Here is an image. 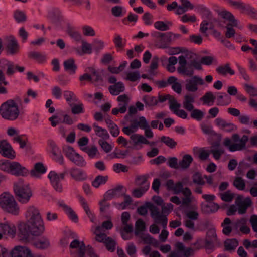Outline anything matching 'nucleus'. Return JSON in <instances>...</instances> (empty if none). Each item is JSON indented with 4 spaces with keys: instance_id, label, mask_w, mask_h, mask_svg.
Segmentation results:
<instances>
[{
    "instance_id": "ea45409f",
    "label": "nucleus",
    "mask_w": 257,
    "mask_h": 257,
    "mask_svg": "<svg viewBox=\"0 0 257 257\" xmlns=\"http://www.w3.org/2000/svg\"><path fill=\"white\" fill-rule=\"evenodd\" d=\"M79 200L80 202L81 205L82 206L85 213L90 218L91 221L94 222L95 220V216L91 212L89 206L87 204L85 198L82 196H78Z\"/></svg>"
},
{
    "instance_id": "2eb2a0df",
    "label": "nucleus",
    "mask_w": 257,
    "mask_h": 257,
    "mask_svg": "<svg viewBox=\"0 0 257 257\" xmlns=\"http://www.w3.org/2000/svg\"><path fill=\"white\" fill-rule=\"evenodd\" d=\"M131 141L134 146L139 148H142V145H149L151 146H155L156 145L155 142H150L147 139L144 135L139 134H134L131 136Z\"/></svg>"
},
{
    "instance_id": "6ab92c4d",
    "label": "nucleus",
    "mask_w": 257,
    "mask_h": 257,
    "mask_svg": "<svg viewBox=\"0 0 257 257\" xmlns=\"http://www.w3.org/2000/svg\"><path fill=\"white\" fill-rule=\"evenodd\" d=\"M28 173V170L19 162H12L10 173L17 176H24Z\"/></svg>"
},
{
    "instance_id": "f704fd0d",
    "label": "nucleus",
    "mask_w": 257,
    "mask_h": 257,
    "mask_svg": "<svg viewBox=\"0 0 257 257\" xmlns=\"http://www.w3.org/2000/svg\"><path fill=\"white\" fill-rule=\"evenodd\" d=\"M220 15L222 18L226 19L229 21L228 24L230 25L231 26H237V21L235 19L234 16L229 12L224 10L219 13Z\"/></svg>"
},
{
    "instance_id": "dca6fc26",
    "label": "nucleus",
    "mask_w": 257,
    "mask_h": 257,
    "mask_svg": "<svg viewBox=\"0 0 257 257\" xmlns=\"http://www.w3.org/2000/svg\"><path fill=\"white\" fill-rule=\"evenodd\" d=\"M145 117L140 116L138 118L132 120L131 124L130 126L124 127L122 131L126 135L130 136L135 134L139 128L141 129Z\"/></svg>"
},
{
    "instance_id": "393cba45",
    "label": "nucleus",
    "mask_w": 257,
    "mask_h": 257,
    "mask_svg": "<svg viewBox=\"0 0 257 257\" xmlns=\"http://www.w3.org/2000/svg\"><path fill=\"white\" fill-rule=\"evenodd\" d=\"M58 204L60 207H61L63 210L65 211V212L68 216L69 218L76 223L78 221V218L77 214L75 213V212L73 210V209L64 203L62 202H59Z\"/></svg>"
},
{
    "instance_id": "6e6d98bb",
    "label": "nucleus",
    "mask_w": 257,
    "mask_h": 257,
    "mask_svg": "<svg viewBox=\"0 0 257 257\" xmlns=\"http://www.w3.org/2000/svg\"><path fill=\"white\" fill-rule=\"evenodd\" d=\"M14 17L18 23L24 22L27 19L25 13L20 10H17L14 12Z\"/></svg>"
},
{
    "instance_id": "b1692460",
    "label": "nucleus",
    "mask_w": 257,
    "mask_h": 257,
    "mask_svg": "<svg viewBox=\"0 0 257 257\" xmlns=\"http://www.w3.org/2000/svg\"><path fill=\"white\" fill-rule=\"evenodd\" d=\"M180 2L181 5L179 6L175 11V13L177 15L182 14L188 10H192L194 8V6L189 0H180Z\"/></svg>"
},
{
    "instance_id": "9b49d317",
    "label": "nucleus",
    "mask_w": 257,
    "mask_h": 257,
    "mask_svg": "<svg viewBox=\"0 0 257 257\" xmlns=\"http://www.w3.org/2000/svg\"><path fill=\"white\" fill-rule=\"evenodd\" d=\"M237 207L238 212L239 214H243L246 212L247 208L252 205V201L249 197L244 198L242 195H238L235 201Z\"/></svg>"
},
{
    "instance_id": "e433bc0d",
    "label": "nucleus",
    "mask_w": 257,
    "mask_h": 257,
    "mask_svg": "<svg viewBox=\"0 0 257 257\" xmlns=\"http://www.w3.org/2000/svg\"><path fill=\"white\" fill-rule=\"evenodd\" d=\"M125 90L124 84L121 82H117L109 87L110 93L113 95H117Z\"/></svg>"
},
{
    "instance_id": "4d7b16f0",
    "label": "nucleus",
    "mask_w": 257,
    "mask_h": 257,
    "mask_svg": "<svg viewBox=\"0 0 257 257\" xmlns=\"http://www.w3.org/2000/svg\"><path fill=\"white\" fill-rule=\"evenodd\" d=\"M106 140L99 139L98 141L99 145L104 152L108 153L110 152L113 149L112 146L106 141Z\"/></svg>"
},
{
    "instance_id": "37998d69",
    "label": "nucleus",
    "mask_w": 257,
    "mask_h": 257,
    "mask_svg": "<svg viewBox=\"0 0 257 257\" xmlns=\"http://www.w3.org/2000/svg\"><path fill=\"white\" fill-rule=\"evenodd\" d=\"M34 245L38 248L45 249L50 246V242L48 238L43 237L34 242Z\"/></svg>"
},
{
    "instance_id": "a19ab883",
    "label": "nucleus",
    "mask_w": 257,
    "mask_h": 257,
    "mask_svg": "<svg viewBox=\"0 0 257 257\" xmlns=\"http://www.w3.org/2000/svg\"><path fill=\"white\" fill-rule=\"evenodd\" d=\"M193 161L192 157L189 154H186L183 156L182 159L179 161V168L183 169H187Z\"/></svg>"
},
{
    "instance_id": "f257e3e1",
    "label": "nucleus",
    "mask_w": 257,
    "mask_h": 257,
    "mask_svg": "<svg viewBox=\"0 0 257 257\" xmlns=\"http://www.w3.org/2000/svg\"><path fill=\"white\" fill-rule=\"evenodd\" d=\"M27 223L21 222L18 225L20 236L23 240H27L30 234L41 235L45 230L44 223L39 210L34 206H29L25 213Z\"/></svg>"
},
{
    "instance_id": "3c124183",
    "label": "nucleus",
    "mask_w": 257,
    "mask_h": 257,
    "mask_svg": "<svg viewBox=\"0 0 257 257\" xmlns=\"http://www.w3.org/2000/svg\"><path fill=\"white\" fill-rule=\"evenodd\" d=\"M107 176H97L92 182V185L95 188H98L100 185L105 184L108 180Z\"/></svg>"
},
{
    "instance_id": "4468645a",
    "label": "nucleus",
    "mask_w": 257,
    "mask_h": 257,
    "mask_svg": "<svg viewBox=\"0 0 257 257\" xmlns=\"http://www.w3.org/2000/svg\"><path fill=\"white\" fill-rule=\"evenodd\" d=\"M205 14L206 15L207 20H203L200 24V31L201 33H205L208 28L213 27V23L216 22V19L214 18L210 10L206 8L203 9Z\"/></svg>"
},
{
    "instance_id": "79ce46f5",
    "label": "nucleus",
    "mask_w": 257,
    "mask_h": 257,
    "mask_svg": "<svg viewBox=\"0 0 257 257\" xmlns=\"http://www.w3.org/2000/svg\"><path fill=\"white\" fill-rule=\"evenodd\" d=\"M48 18L51 20V21L58 25L60 21V13L59 10L53 9L50 10L48 14Z\"/></svg>"
},
{
    "instance_id": "c03bdc74",
    "label": "nucleus",
    "mask_w": 257,
    "mask_h": 257,
    "mask_svg": "<svg viewBox=\"0 0 257 257\" xmlns=\"http://www.w3.org/2000/svg\"><path fill=\"white\" fill-rule=\"evenodd\" d=\"M64 97L69 105L73 104L72 102H77L78 101L76 95L71 91L65 90L63 92Z\"/></svg>"
},
{
    "instance_id": "c85d7f7f",
    "label": "nucleus",
    "mask_w": 257,
    "mask_h": 257,
    "mask_svg": "<svg viewBox=\"0 0 257 257\" xmlns=\"http://www.w3.org/2000/svg\"><path fill=\"white\" fill-rule=\"evenodd\" d=\"M149 176L148 175L137 176L135 180V184L139 187L149 189L150 183L148 182Z\"/></svg>"
},
{
    "instance_id": "052dcab7",
    "label": "nucleus",
    "mask_w": 257,
    "mask_h": 257,
    "mask_svg": "<svg viewBox=\"0 0 257 257\" xmlns=\"http://www.w3.org/2000/svg\"><path fill=\"white\" fill-rule=\"evenodd\" d=\"M171 35V32H167L163 34L161 40H160L162 43V45L161 46V48H166L167 47L166 43H169L173 41Z\"/></svg>"
},
{
    "instance_id": "c756f323",
    "label": "nucleus",
    "mask_w": 257,
    "mask_h": 257,
    "mask_svg": "<svg viewBox=\"0 0 257 257\" xmlns=\"http://www.w3.org/2000/svg\"><path fill=\"white\" fill-rule=\"evenodd\" d=\"M46 169L42 163L38 162L34 165V169L30 171V174L32 177L39 178L45 173Z\"/></svg>"
},
{
    "instance_id": "a211bd4d",
    "label": "nucleus",
    "mask_w": 257,
    "mask_h": 257,
    "mask_svg": "<svg viewBox=\"0 0 257 257\" xmlns=\"http://www.w3.org/2000/svg\"><path fill=\"white\" fill-rule=\"evenodd\" d=\"M217 242V237L215 228H210L207 230L205 240V246L206 248L211 249L213 244Z\"/></svg>"
},
{
    "instance_id": "39448f33",
    "label": "nucleus",
    "mask_w": 257,
    "mask_h": 257,
    "mask_svg": "<svg viewBox=\"0 0 257 257\" xmlns=\"http://www.w3.org/2000/svg\"><path fill=\"white\" fill-rule=\"evenodd\" d=\"M0 114L6 119L15 120L19 115L18 106L14 100H9L1 106Z\"/></svg>"
},
{
    "instance_id": "f03ea898",
    "label": "nucleus",
    "mask_w": 257,
    "mask_h": 257,
    "mask_svg": "<svg viewBox=\"0 0 257 257\" xmlns=\"http://www.w3.org/2000/svg\"><path fill=\"white\" fill-rule=\"evenodd\" d=\"M150 211V215L156 224H161L164 229L166 228L168 219L167 216L173 210L174 206L171 203H165L162 205L161 212L156 206L149 203L147 206Z\"/></svg>"
},
{
    "instance_id": "5701e85b",
    "label": "nucleus",
    "mask_w": 257,
    "mask_h": 257,
    "mask_svg": "<svg viewBox=\"0 0 257 257\" xmlns=\"http://www.w3.org/2000/svg\"><path fill=\"white\" fill-rule=\"evenodd\" d=\"M193 153L195 156L198 157L200 160L204 161L208 159L210 154V150H206L205 148L194 147Z\"/></svg>"
},
{
    "instance_id": "f3484780",
    "label": "nucleus",
    "mask_w": 257,
    "mask_h": 257,
    "mask_svg": "<svg viewBox=\"0 0 257 257\" xmlns=\"http://www.w3.org/2000/svg\"><path fill=\"white\" fill-rule=\"evenodd\" d=\"M0 153L5 157L13 159L15 157V152L11 145L6 141H0Z\"/></svg>"
},
{
    "instance_id": "338daca9",
    "label": "nucleus",
    "mask_w": 257,
    "mask_h": 257,
    "mask_svg": "<svg viewBox=\"0 0 257 257\" xmlns=\"http://www.w3.org/2000/svg\"><path fill=\"white\" fill-rule=\"evenodd\" d=\"M168 101L169 104V108L173 112H174V110L180 108L181 107L180 104L177 102L175 98L172 95L171 96V97L170 98Z\"/></svg>"
},
{
    "instance_id": "bf43d9fd",
    "label": "nucleus",
    "mask_w": 257,
    "mask_h": 257,
    "mask_svg": "<svg viewBox=\"0 0 257 257\" xmlns=\"http://www.w3.org/2000/svg\"><path fill=\"white\" fill-rule=\"evenodd\" d=\"M69 106L73 114H79L84 112V106L82 103L77 104H72Z\"/></svg>"
},
{
    "instance_id": "a18cd8bd",
    "label": "nucleus",
    "mask_w": 257,
    "mask_h": 257,
    "mask_svg": "<svg viewBox=\"0 0 257 257\" xmlns=\"http://www.w3.org/2000/svg\"><path fill=\"white\" fill-rule=\"evenodd\" d=\"M141 129L144 130V137L147 139H151L154 136V134L151 130L148 122L145 118L141 126Z\"/></svg>"
},
{
    "instance_id": "6e6552de",
    "label": "nucleus",
    "mask_w": 257,
    "mask_h": 257,
    "mask_svg": "<svg viewBox=\"0 0 257 257\" xmlns=\"http://www.w3.org/2000/svg\"><path fill=\"white\" fill-rule=\"evenodd\" d=\"M173 191L174 194L182 193L184 196L182 199V205L187 206L192 202V193L190 189L187 187L184 188L181 182H178L174 184Z\"/></svg>"
},
{
    "instance_id": "cd10ccee",
    "label": "nucleus",
    "mask_w": 257,
    "mask_h": 257,
    "mask_svg": "<svg viewBox=\"0 0 257 257\" xmlns=\"http://www.w3.org/2000/svg\"><path fill=\"white\" fill-rule=\"evenodd\" d=\"M137 236L139 237L144 244H151L155 247H157L159 245V241L148 233H142Z\"/></svg>"
},
{
    "instance_id": "4be33fe9",
    "label": "nucleus",
    "mask_w": 257,
    "mask_h": 257,
    "mask_svg": "<svg viewBox=\"0 0 257 257\" xmlns=\"http://www.w3.org/2000/svg\"><path fill=\"white\" fill-rule=\"evenodd\" d=\"M70 173L71 176L77 181L85 180L87 177L86 173L84 171L77 168L71 169Z\"/></svg>"
},
{
    "instance_id": "423d86ee",
    "label": "nucleus",
    "mask_w": 257,
    "mask_h": 257,
    "mask_svg": "<svg viewBox=\"0 0 257 257\" xmlns=\"http://www.w3.org/2000/svg\"><path fill=\"white\" fill-rule=\"evenodd\" d=\"M232 140L238 143L231 144V140L228 138H226L224 140L223 144L227 147L229 150L231 152L236 151H240L245 148L246 144L248 141V137L246 135H243L240 139L239 135L237 134H233L232 136Z\"/></svg>"
},
{
    "instance_id": "c9c22d12",
    "label": "nucleus",
    "mask_w": 257,
    "mask_h": 257,
    "mask_svg": "<svg viewBox=\"0 0 257 257\" xmlns=\"http://www.w3.org/2000/svg\"><path fill=\"white\" fill-rule=\"evenodd\" d=\"M216 72L220 75L226 76L227 74L233 75L235 74L234 71L231 69L229 63L224 65H220L216 69Z\"/></svg>"
},
{
    "instance_id": "20e7f679",
    "label": "nucleus",
    "mask_w": 257,
    "mask_h": 257,
    "mask_svg": "<svg viewBox=\"0 0 257 257\" xmlns=\"http://www.w3.org/2000/svg\"><path fill=\"white\" fill-rule=\"evenodd\" d=\"M0 206L5 212L18 215L20 209L13 195L4 192L0 195Z\"/></svg>"
},
{
    "instance_id": "de8ad7c7",
    "label": "nucleus",
    "mask_w": 257,
    "mask_h": 257,
    "mask_svg": "<svg viewBox=\"0 0 257 257\" xmlns=\"http://www.w3.org/2000/svg\"><path fill=\"white\" fill-rule=\"evenodd\" d=\"M215 98L212 92L209 91L206 92L204 95L200 98V100L202 101L204 104L211 105L214 102Z\"/></svg>"
},
{
    "instance_id": "13d9d810",
    "label": "nucleus",
    "mask_w": 257,
    "mask_h": 257,
    "mask_svg": "<svg viewBox=\"0 0 257 257\" xmlns=\"http://www.w3.org/2000/svg\"><path fill=\"white\" fill-rule=\"evenodd\" d=\"M160 141L164 143L170 148H174L177 145V143L172 138L167 136H162L160 138Z\"/></svg>"
},
{
    "instance_id": "09e8293b",
    "label": "nucleus",
    "mask_w": 257,
    "mask_h": 257,
    "mask_svg": "<svg viewBox=\"0 0 257 257\" xmlns=\"http://www.w3.org/2000/svg\"><path fill=\"white\" fill-rule=\"evenodd\" d=\"M142 100L146 107H153L158 103V99L155 96L145 95L143 97Z\"/></svg>"
},
{
    "instance_id": "7c9ffc66",
    "label": "nucleus",
    "mask_w": 257,
    "mask_h": 257,
    "mask_svg": "<svg viewBox=\"0 0 257 257\" xmlns=\"http://www.w3.org/2000/svg\"><path fill=\"white\" fill-rule=\"evenodd\" d=\"M123 186H119L114 189L109 190L105 194V199L107 200H111L115 197H118L123 194L121 192Z\"/></svg>"
},
{
    "instance_id": "a878e982",
    "label": "nucleus",
    "mask_w": 257,
    "mask_h": 257,
    "mask_svg": "<svg viewBox=\"0 0 257 257\" xmlns=\"http://www.w3.org/2000/svg\"><path fill=\"white\" fill-rule=\"evenodd\" d=\"M8 41V52L12 55L17 53L19 51V47L16 39L13 36H10Z\"/></svg>"
},
{
    "instance_id": "f8f14e48",
    "label": "nucleus",
    "mask_w": 257,
    "mask_h": 257,
    "mask_svg": "<svg viewBox=\"0 0 257 257\" xmlns=\"http://www.w3.org/2000/svg\"><path fill=\"white\" fill-rule=\"evenodd\" d=\"M204 84L203 79L199 76L195 75L186 80L185 88L188 91L194 92L198 90V85Z\"/></svg>"
},
{
    "instance_id": "49530a36",
    "label": "nucleus",
    "mask_w": 257,
    "mask_h": 257,
    "mask_svg": "<svg viewBox=\"0 0 257 257\" xmlns=\"http://www.w3.org/2000/svg\"><path fill=\"white\" fill-rule=\"evenodd\" d=\"M159 63V58L157 56H154L152 59L151 64L148 70V73L152 76H155L157 74L156 70L158 69Z\"/></svg>"
},
{
    "instance_id": "2f4dec72",
    "label": "nucleus",
    "mask_w": 257,
    "mask_h": 257,
    "mask_svg": "<svg viewBox=\"0 0 257 257\" xmlns=\"http://www.w3.org/2000/svg\"><path fill=\"white\" fill-rule=\"evenodd\" d=\"M210 154H212L213 157L215 160H218L221 156L224 153V149L220 146L219 143H216L211 146Z\"/></svg>"
},
{
    "instance_id": "8fccbe9b",
    "label": "nucleus",
    "mask_w": 257,
    "mask_h": 257,
    "mask_svg": "<svg viewBox=\"0 0 257 257\" xmlns=\"http://www.w3.org/2000/svg\"><path fill=\"white\" fill-rule=\"evenodd\" d=\"M28 56L30 58L33 59L40 63L44 62L46 58L45 55L36 51L30 52Z\"/></svg>"
},
{
    "instance_id": "72a5a7b5",
    "label": "nucleus",
    "mask_w": 257,
    "mask_h": 257,
    "mask_svg": "<svg viewBox=\"0 0 257 257\" xmlns=\"http://www.w3.org/2000/svg\"><path fill=\"white\" fill-rule=\"evenodd\" d=\"M93 127L95 134L100 137V139L108 140L109 139L110 136L105 128L99 126L96 123H93Z\"/></svg>"
},
{
    "instance_id": "e2e57ef3",
    "label": "nucleus",
    "mask_w": 257,
    "mask_h": 257,
    "mask_svg": "<svg viewBox=\"0 0 257 257\" xmlns=\"http://www.w3.org/2000/svg\"><path fill=\"white\" fill-rule=\"evenodd\" d=\"M177 70L179 73L187 76H192L194 74V69L190 64L182 69L178 68Z\"/></svg>"
},
{
    "instance_id": "0eeeda50",
    "label": "nucleus",
    "mask_w": 257,
    "mask_h": 257,
    "mask_svg": "<svg viewBox=\"0 0 257 257\" xmlns=\"http://www.w3.org/2000/svg\"><path fill=\"white\" fill-rule=\"evenodd\" d=\"M65 155L76 165L83 167L86 165V162L84 158L75 152L73 148L70 146L63 149Z\"/></svg>"
},
{
    "instance_id": "ddd939ff",
    "label": "nucleus",
    "mask_w": 257,
    "mask_h": 257,
    "mask_svg": "<svg viewBox=\"0 0 257 257\" xmlns=\"http://www.w3.org/2000/svg\"><path fill=\"white\" fill-rule=\"evenodd\" d=\"M48 177L54 189L57 192H62V186L60 183V180L64 179L65 173H62L59 175L55 171H51Z\"/></svg>"
},
{
    "instance_id": "1a4fd4ad",
    "label": "nucleus",
    "mask_w": 257,
    "mask_h": 257,
    "mask_svg": "<svg viewBox=\"0 0 257 257\" xmlns=\"http://www.w3.org/2000/svg\"><path fill=\"white\" fill-rule=\"evenodd\" d=\"M118 107L114 108L112 110V114L116 115L118 113H124L127 110V107L130 101V98L125 94L118 96L117 98Z\"/></svg>"
},
{
    "instance_id": "aec40b11",
    "label": "nucleus",
    "mask_w": 257,
    "mask_h": 257,
    "mask_svg": "<svg viewBox=\"0 0 257 257\" xmlns=\"http://www.w3.org/2000/svg\"><path fill=\"white\" fill-rule=\"evenodd\" d=\"M0 227L4 234L12 238H14L15 236L17 229L13 223L8 222L5 223H0Z\"/></svg>"
},
{
    "instance_id": "bb28decb",
    "label": "nucleus",
    "mask_w": 257,
    "mask_h": 257,
    "mask_svg": "<svg viewBox=\"0 0 257 257\" xmlns=\"http://www.w3.org/2000/svg\"><path fill=\"white\" fill-rule=\"evenodd\" d=\"M63 65L65 70L69 74L72 75L76 73L77 66L75 63L73 58H69L63 62Z\"/></svg>"
},
{
    "instance_id": "0e129e2a",
    "label": "nucleus",
    "mask_w": 257,
    "mask_h": 257,
    "mask_svg": "<svg viewBox=\"0 0 257 257\" xmlns=\"http://www.w3.org/2000/svg\"><path fill=\"white\" fill-rule=\"evenodd\" d=\"M126 76V79L132 82L136 81L140 78V74L138 71L127 72Z\"/></svg>"
},
{
    "instance_id": "7ed1b4c3",
    "label": "nucleus",
    "mask_w": 257,
    "mask_h": 257,
    "mask_svg": "<svg viewBox=\"0 0 257 257\" xmlns=\"http://www.w3.org/2000/svg\"><path fill=\"white\" fill-rule=\"evenodd\" d=\"M14 190L17 200L22 203H28L32 196L30 188L22 179H19L14 183Z\"/></svg>"
},
{
    "instance_id": "58836bf2",
    "label": "nucleus",
    "mask_w": 257,
    "mask_h": 257,
    "mask_svg": "<svg viewBox=\"0 0 257 257\" xmlns=\"http://www.w3.org/2000/svg\"><path fill=\"white\" fill-rule=\"evenodd\" d=\"M7 67V74L8 75H12L14 72L15 69V65L10 61L7 60H2L0 61V67L5 68Z\"/></svg>"
},
{
    "instance_id": "680f3d73",
    "label": "nucleus",
    "mask_w": 257,
    "mask_h": 257,
    "mask_svg": "<svg viewBox=\"0 0 257 257\" xmlns=\"http://www.w3.org/2000/svg\"><path fill=\"white\" fill-rule=\"evenodd\" d=\"M229 4L232 7H234L236 9H238L241 11L242 13H244L248 5H245L242 2L240 1H234L232 0H229L228 1Z\"/></svg>"
},
{
    "instance_id": "4c0bfd02",
    "label": "nucleus",
    "mask_w": 257,
    "mask_h": 257,
    "mask_svg": "<svg viewBox=\"0 0 257 257\" xmlns=\"http://www.w3.org/2000/svg\"><path fill=\"white\" fill-rule=\"evenodd\" d=\"M82 150L86 153L90 158H99L100 156V153L95 145L84 147Z\"/></svg>"
},
{
    "instance_id": "9d476101",
    "label": "nucleus",
    "mask_w": 257,
    "mask_h": 257,
    "mask_svg": "<svg viewBox=\"0 0 257 257\" xmlns=\"http://www.w3.org/2000/svg\"><path fill=\"white\" fill-rule=\"evenodd\" d=\"M12 257H44L38 254L34 256L31 250L26 246H16L11 251Z\"/></svg>"
},
{
    "instance_id": "473e14b6",
    "label": "nucleus",
    "mask_w": 257,
    "mask_h": 257,
    "mask_svg": "<svg viewBox=\"0 0 257 257\" xmlns=\"http://www.w3.org/2000/svg\"><path fill=\"white\" fill-rule=\"evenodd\" d=\"M194 102L195 98L192 95H185L183 102V106L187 111H191L194 108L193 104Z\"/></svg>"
},
{
    "instance_id": "603ef678",
    "label": "nucleus",
    "mask_w": 257,
    "mask_h": 257,
    "mask_svg": "<svg viewBox=\"0 0 257 257\" xmlns=\"http://www.w3.org/2000/svg\"><path fill=\"white\" fill-rule=\"evenodd\" d=\"M146 229L145 223L144 221L141 219L137 220L135 223V234L137 236L142 233Z\"/></svg>"
},
{
    "instance_id": "774afa93",
    "label": "nucleus",
    "mask_w": 257,
    "mask_h": 257,
    "mask_svg": "<svg viewBox=\"0 0 257 257\" xmlns=\"http://www.w3.org/2000/svg\"><path fill=\"white\" fill-rule=\"evenodd\" d=\"M220 196L223 201L230 202L233 200L234 194L231 191L228 190L224 193H220Z\"/></svg>"
},
{
    "instance_id": "69168bd1",
    "label": "nucleus",
    "mask_w": 257,
    "mask_h": 257,
    "mask_svg": "<svg viewBox=\"0 0 257 257\" xmlns=\"http://www.w3.org/2000/svg\"><path fill=\"white\" fill-rule=\"evenodd\" d=\"M190 112H191V117L198 121L201 120L204 115L203 112L198 109L193 108Z\"/></svg>"
},
{
    "instance_id": "864d4df0",
    "label": "nucleus",
    "mask_w": 257,
    "mask_h": 257,
    "mask_svg": "<svg viewBox=\"0 0 257 257\" xmlns=\"http://www.w3.org/2000/svg\"><path fill=\"white\" fill-rule=\"evenodd\" d=\"M101 230V227L97 226L94 231V233L96 235L95 240L99 242H104L107 239L106 235L104 233H100Z\"/></svg>"
},
{
    "instance_id": "412c9836",
    "label": "nucleus",
    "mask_w": 257,
    "mask_h": 257,
    "mask_svg": "<svg viewBox=\"0 0 257 257\" xmlns=\"http://www.w3.org/2000/svg\"><path fill=\"white\" fill-rule=\"evenodd\" d=\"M219 208V205L214 202L202 203L201 204V210L205 214H209L215 213L217 211Z\"/></svg>"
},
{
    "instance_id": "5fc2aeb1",
    "label": "nucleus",
    "mask_w": 257,
    "mask_h": 257,
    "mask_svg": "<svg viewBox=\"0 0 257 257\" xmlns=\"http://www.w3.org/2000/svg\"><path fill=\"white\" fill-rule=\"evenodd\" d=\"M238 245V241L235 239H228L224 243L225 248L228 251L234 250Z\"/></svg>"
}]
</instances>
